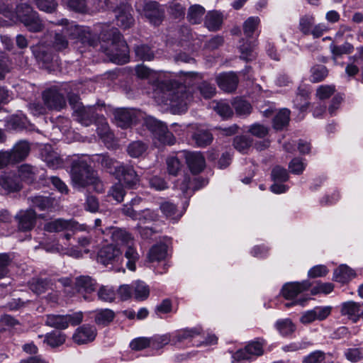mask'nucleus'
I'll return each instance as SVG.
<instances>
[{"label":"nucleus","mask_w":363,"mask_h":363,"mask_svg":"<svg viewBox=\"0 0 363 363\" xmlns=\"http://www.w3.org/2000/svg\"><path fill=\"white\" fill-rule=\"evenodd\" d=\"M155 96L160 98L161 102L167 105L174 114L186 111L193 96L185 85H175L170 81H161L157 84Z\"/></svg>","instance_id":"f257e3e1"},{"label":"nucleus","mask_w":363,"mask_h":363,"mask_svg":"<svg viewBox=\"0 0 363 363\" xmlns=\"http://www.w3.org/2000/svg\"><path fill=\"white\" fill-rule=\"evenodd\" d=\"M92 160L100 164L108 173L123 182L129 188L135 185L139 180L133 166L121 163L111 158L108 154L94 155Z\"/></svg>","instance_id":"f03ea898"},{"label":"nucleus","mask_w":363,"mask_h":363,"mask_svg":"<svg viewBox=\"0 0 363 363\" xmlns=\"http://www.w3.org/2000/svg\"><path fill=\"white\" fill-rule=\"evenodd\" d=\"M104 41L107 40L108 46L101 45V49L111 60L117 64H124L128 62L129 49L123 36L116 28L109 30H104L100 37Z\"/></svg>","instance_id":"7ed1b4c3"},{"label":"nucleus","mask_w":363,"mask_h":363,"mask_svg":"<svg viewBox=\"0 0 363 363\" xmlns=\"http://www.w3.org/2000/svg\"><path fill=\"white\" fill-rule=\"evenodd\" d=\"M70 175L72 183L74 188L82 189L88 186H93L94 190L97 192H102L104 191L103 183L97 177L96 173L82 159L72 161Z\"/></svg>","instance_id":"20e7f679"},{"label":"nucleus","mask_w":363,"mask_h":363,"mask_svg":"<svg viewBox=\"0 0 363 363\" xmlns=\"http://www.w3.org/2000/svg\"><path fill=\"white\" fill-rule=\"evenodd\" d=\"M108 231L113 242L125 246V267L130 271H135L140 255L134 247V240L131 235L125 230L118 228H111Z\"/></svg>","instance_id":"39448f33"},{"label":"nucleus","mask_w":363,"mask_h":363,"mask_svg":"<svg viewBox=\"0 0 363 363\" xmlns=\"http://www.w3.org/2000/svg\"><path fill=\"white\" fill-rule=\"evenodd\" d=\"M16 10L18 19L28 31L38 33L43 30L44 28L43 21L40 19L38 12L30 4L19 3Z\"/></svg>","instance_id":"423d86ee"},{"label":"nucleus","mask_w":363,"mask_h":363,"mask_svg":"<svg viewBox=\"0 0 363 363\" xmlns=\"http://www.w3.org/2000/svg\"><path fill=\"white\" fill-rule=\"evenodd\" d=\"M69 103L77 117V121L83 125L89 126L99 120V115L96 113L95 106H84L79 101L78 96H69Z\"/></svg>","instance_id":"0eeeda50"},{"label":"nucleus","mask_w":363,"mask_h":363,"mask_svg":"<svg viewBox=\"0 0 363 363\" xmlns=\"http://www.w3.org/2000/svg\"><path fill=\"white\" fill-rule=\"evenodd\" d=\"M145 125L152 133L154 136L162 143L167 145H173L175 138L173 134L167 129V125L156 118L148 116L145 120Z\"/></svg>","instance_id":"6e6552de"},{"label":"nucleus","mask_w":363,"mask_h":363,"mask_svg":"<svg viewBox=\"0 0 363 363\" xmlns=\"http://www.w3.org/2000/svg\"><path fill=\"white\" fill-rule=\"evenodd\" d=\"M44 230L50 233H57L64 230L86 231L88 230V227L85 224H79L74 220L58 218L45 223Z\"/></svg>","instance_id":"1a4fd4ad"},{"label":"nucleus","mask_w":363,"mask_h":363,"mask_svg":"<svg viewBox=\"0 0 363 363\" xmlns=\"http://www.w3.org/2000/svg\"><path fill=\"white\" fill-rule=\"evenodd\" d=\"M42 99L49 111H60L67 104L63 94L56 88H50L42 93Z\"/></svg>","instance_id":"9d476101"},{"label":"nucleus","mask_w":363,"mask_h":363,"mask_svg":"<svg viewBox=\"0 0 363 363\" xmlns=\"http://www.w3.org/2000/svg\"><path fill=\"white\" fill-rule=\"evenodd\" d=\"M332 307L330 306H318L311 310L304 311L300 318L303 324H309L314 321H322L326 319L331 313Z\"/></svg>","instance_id":"9b49d317"},{"label":"nucleus","mask_w":363,"mask_h":363,"mask_svg":"<svg viewBox=\"0 0 363 363\" xmlns=\"http://www.w3.org/2000/svg\"><path fill=\"white\" fill-rule=\"evenodd\" d=\"M17 222L18 230L27 232L31 230L35 225L37 215L32 208L21 210L14 217Z\"/></svg>","instance_id":"f8f14e48"},{"label":"nucleus","mask_w":363,"mask_h":363,"mask_svg":"<svg viewBox=\"0 0 363 363\" xmlns=\"http://www.w3.org/2000/svg\"><path fill=\"white\" fill-rule=\"evenodd\" d=\"M116 21L118 26L123 29H128L134 25L135 20L133 16V10L130 5L121 4L114 10Z\"/></svg>","instance_id":"ddd939ff"},{"label":"nucleus","mask_w":363,"mask_h":363,"mask_svg":"<svg viewBox=\"0 0 363 363\" xmlns=\"http://www.w3.org/2000/svg\"><path fill=\"white\" fill-rule=\"evenodd\" d=\"M202 329L199 326L191 328H186L176 330L171 333L172 345L179 346L184 343L189 342L196 337L200 335Z\"/></svg>","instance_id":"4468645a"},{"label":"nucleus","mask_w":363,"mask_h":363,"mask_svg":"<svg viewBox=\"0 0 363 363\" xmlns=\"http://www.w3.org/2000/svg\"><path fill=\"white\" fill-rule=\"evenodd\" d=\"M73 32L70 35L77 38L82 43L89 46L95 47L99 42V36L96 33L91 32L89 27L74 26L71 27Z\"/></svg>","instance_id":"2eb2a0df"},{"label":"nucleus","mask_w":363,"mask_h":363,"mask_svg":"<svg viewBox=\"0 0 363 363\" xmlns=\"http://www.w3.org/2000/svg\"><path fill=\"white\" fill-rule=\"evenodd\" d=\"M143 14L151 23L158 26L164 18V10L158 2L150 1L144 5Z\"/></svg>","instance_id":"dca6fc26"},{"label":"nucleus","mask_w":363,"mask_h":363,"mask_svg":"<svg viewBox=\"0 0 363 363\" xmlns=\"http://www.w3.org/2000/svg\"><path fill=\"white\" fill-rule=\"evenodd\" d=\"M96 334L97 331L94 325L84 324L77 328L72 339L78 345L87 344L95 340Z\"/></svg>","instance_id":"f3484780"},{"label":"nucleus","mask_w":363,"mask_h":363,"mask_svg":"<svg viewBox=\"0 0 363 363\" xmlns=\"http://www.w3.org/2000/svg\"><path fill=\"white\" fill-rule=\"evenodd\" d=\"M181 153L184 157L186 162L193 174H198L204 169L205 159L201 152L184 150Z\"/></svg>","instance_id":"a211bd4d"},{"label":"nucleus","mask_w":363,"mask_h":363,"mask_svg":"<svg viewBox=\"0 0 363 363\" xmlns=\"http://www.w3.org/2000/svg\"><path fill=\"white\" fill-rule=\"evenodd\" d=\"M121 255V250L116 245H108L99 251L97 261L104 266L113 264Z\"/></svg>","instance_id":"6ab92c4d"},{"label":"nucleus","mask_w":363,"mask_h":363,"mask_svg":"<svg viewBox=\"0 0 363 363\" xmlns=\"http://www.w3.org/2000/svg\"><path fill=\"white\" fill-rule=\"evenodd\" d=\"M113 118L116 125L122 128H128L136 118L135 110L119 108L113 110Z\"/></svg>","instance_id":"aec40b11"},{"label":"nucleus","mask_w":363,"mask_h":363,"mask_svg":"<svg viewBox=\"0 0 363 363\" xmlns=\"http://www.w3.org/2000/svg\"><path fill=\"white\" fill-rule=\"evenodd\" d=\"M310 286V280L301 282L287 283L282 287L281 293L286 299H293L303 292L308 291Z\"/></svg>","instance_id":"412c9836"},{"label":"nucleus","mask_w":363,"mask_h":363,"mask_svg":"<svg viewBox=\"0 0 363 363\" xmlns=\"http://www.w3.org/2000/svg\"><path fill=\"white\" fill-rule=\"evenodd\" d=\"M216 81L220 89L225 92L234 91L238 84V77L234 72H225L219 74Z\"/></svg>","instance_id":"4be33fe9"},{"label":"nucleus","mask_w":363,"mask_h":363,"mask_svg":"<svg viewBox=\"0 0 363 363\" xmlns=\"http://www.w3.org/2000/svg\"><path fill=\"white\" fill-rule=\"evenodd\" d=\"M30 145L28 142L23 140L17 143L11 151L9 152L12 163H17L25 160L30 152Z\"/></svg>","instance_id":"5701e85b"},{"label":"nucleus","mask_w":363,"mask_h":363,"mask_svg":"<svg viewBox=\"0 0 363 363\" xmlns=\"http://www.w3.org/2000/svg\"><path fill=\"white\" fill-rule=\"evenodd\" d=\"M0 186L9 192L18 191L21 189L18 177L13 173H5L1 175Z\"/></svg>","instance_id":"b1692460"},{"label":"nucleus","mask_w":363,"mask_h":363,"mask_svg":"<svg viewBox=\"0 0 363 363\" xmlns=\"http://www.w3.org/2000/svg\"><path fill=\"white\" fill-rule=\"evenodd\" d=\"M96 281L89 276H79L76 281L75 286L78 292L90 293L96 289Z\"/></svg>","instance_id":"393cba45"},{"label":"nucleus","mask_w":363,"mask_h":363,"mask_svg":"<svg viewBox=\"0 0 363 363\" xmlns=\"http://www.w3.org/2000/svg\"><path fill=\"white\" fill-rule=\"evenodd\" d=\"M162 214L168 219L177 221L182 216V212H179L177 206L169 201L163 202L160 206Z\"/></svg>","instance_id":"a878e982"},{"label":"nucleus","mask_w":363,"mask_h":363,"mask_svg":"<svg viewBox=\"0 0 363 363\" xmlns=\"http://www.w3.org/2000/svg\"><path fill=\"white\" fill-rule=\"evenodd\" d=\"M133 297L136 301L146 300L150 295V288L147 284L141 281H137L132 284Z\"/></svg>","instance_id":"bb28decb"},{"label":"nucleus","mask_w":363,"mask_h":363,"mask_svg":"<svg viewBox=\"0 0 363 363\" xmlns=\"http://www.w3.org/2000/svg\"><path fill=\"white\" fill-rule=\"evenodd\" d=\"M167 255V245L164 243L156 244L149 250L148 259L150 262L164 259Z\"/></svg>","instance_id":"cd10ccee"},{"label":"nucleus","mask_w":363,"mask_h":363,"mask_svg":"<svg viewBox=\"0 0 363 363\" xmlns=\"http://www.w3.org/2000/svg\"><path fill=\"white\" fill-rule=\"evenodd\" d=\"M150 348L153 350H160L169 343L172 344V337L171 333L162 335H155L150 337Z\"/></svg>","instance_id":"c85d7f7f"},{"label":"nucleus","mask_w":363,"mask_h":363,"mask_svg":"<svg viewBox=\"0 0 363 363\" xmlns=\"http://www.w3.org/2000/svg\"><path fill=\"white\" fill-rule=\"evenodd\" d=\"M37 172L36 167L25 164L19 167L18 176L22 181L30 184L35 180Z\"/></svg>","instance_id":"c756f323"},{"label":"nucleus","mask_w":363,"mask_h":363,"mask_svg":"<svg viewBox=\"0 0 363 363\" xmlns=\"http://www.w3.org/2000/svg\"><path fill=\"white\" fill-rule=\"evenodd\" d=\"M223 16L218 11H210L206 16L205 25L210 30H217L220 28Z\"/></svg>","instance_id":"7c9ffc66"},{"label":"nucleus","mask_w":363,"mask_h":363,"mask_svg":"<svg viewBox=\"0 0 363 363\" xmlns=\"http://www.w3.org/2000/svg\"><path fill=\"white\" fill-rule=\"evenodd\" d=\"M28 200L33 207L38 208L40 211L48 210L52 208L54 202L52 198L43 196H30Z\"/></svg>","instance_id":"2f4dec72"},{"label":"nucleus","mask_w":363,"mask_h":363,"mask_svg":"<svg viewBox=\"0 0 363 363\" xmlns=\"http://www.w3.org/2000/svg\"><path fill=\"white\" fill-rule=\"evenodd\" d=\"M334 286L331 283H323L319 281H310L309 289L312 295L319 294H328L333 291Z\"/></svg>","instance_id":"473e14b6"},{"label":"nucleus","mask_w":363,"mask_h":363,"mask_svg":"<svg viewBox=\"0 0 363 363\" xmlns=\"http://www.w3.org/2000/svg\"><path fill=\"white\" fill-rule=\"evenodd\" d=\"M192 138L198 147H203L211 143L213 135L206 130H198L194 133Z\"/></svg>","instance_id":"72a5a7b5"},{"label":"nucleus","mask_w":363,"mask_h":363,"mask_svg":"<svg viewBox=\"0 0 363 363\" xmlns=\"http://www.w3.org/2000/svg\"><path fill=\"white\" fill-rule=\"evenodd\" d=\"M45 324L50 327L60 330H65L67 328L65 315H48L45 320Z\"/></svg>","instance_id":"f704fd0d"},{"label":"nucleus","mask_w":363,"mask_h":363,"mask_svg":"<svg viewBox=\"0 0 363 363\" xmlns=\"http://www.w3.org/2000/svg\"><path fill=\"white\" fill-rule=\"evenodd\" d=\"M66 340V336L64 333L52 331L45 335L44 342L52 347H56L62 345Z\"/></svg>","instance_id":"c9c22d12"},{"label":"nucleus","mask_w":363,"mask_h":363,"mask_svg":"<svg viewBox=\"0 0 363 363\" xmlns=\"http://www.w3.org/2000/svg\"><path fill=\"white\" fill-rule=\"evenodd\" d=\"M290 111L287 108L280 110L274 116L273 126L277 130H281L289 122Z\"/></svg>","instance_id":"e433bc0d"},{"label":"nucleus","mask_w":363,"mask_h":363,"mask_svg":"<svg viewBox=\"0 0 363 363\" xmlns=\"http://www.w3.org/2000/svg\"><path fill=\"white\" fill-rule=\"evenodd\" d=\"M204 13V8L199 4H195L189 8L187 18L191 23L196 24L200 23Z\"/></svg>","instance_id":"4c0bfd02"},{"label":"nucleus","mask_w":363,"mask_h":363,"mask_svg":"<svg viewBox=\"0 0 363 363\" xmlns=\"http://www.w3.org/2000/svg\"><path fill=\"white\" fill-rule=\"evenodd\" d=\"M115 314L110 309H101L96 311L95 321L98 325H106L114 318Z\"/></svg>","instance_id":"58836bf2"},{"label":"nucleus","mask_w":363,"mask_h":363,"mask_svg":"<svg viewBox=\"0 0 363 363\" xmlns=\"http://www.w3.org/2000/svg\"><path fill=\"white\" fill-rule=\"evenodd\" d=\"M146 150L147 145L142 141L139 140L130 143L127 147L128 154L131 157L135 158L142 156Z\"/></svg>","instance_id":"ea45409f"},{"label":"nucleus","mask_w":363,"mask_h":363,"mask_svg":"<svg viewBox=\"0 0 363 363\" xmlns=\"http://www.w3.org/2000/svg\"><path fill=\"white\" fill-rule=\"evenodd\" d=\"M275 326L280 334L284 336L291 334L296 329V326L289 318L278 320Z\"/></svg>","instance_id":"a19ab883"},{"label":"nucleus","mask_w":363,"mask_h":363,"mask_svg":"<svg viewBox=\"0 0 363 363\" xmlns=\"http://www.w3.org/2000/svg\"><path fill=\"white\" fill-rule=\"evenodd\" d=\"M260 19L257 16L249 17L243 23V33L247 38H251L259 26Z\"/></svg>","instance_id":"79ce46f5"},{"label":"nucleus","mask_w":363,"mask_h":363,"mask_svg":"<svg viewBox=\"0 0 363 363\" xmlns=\"http://www.w3.org/2000/svg\"><path fill=\"white\" fill-rule=\"evenodd\" d=\"M136 57L140 60H151L154 58V52L147 45L141 44L135 47Z\"/></svg>","instance_id":"37998d69"},{"label":"nucleus","mask_w":363,"mask_h":363,"mask_svg":"<svg viewBox=\"0 0 363 363\" xmlns=\"http://www.w3.org/2000/svg\"><path fill=\"white\" fill-rule=\"evenodd\" d=\"M311 81L316 83L323 81L328 75V69L325 66L318 65L311 69Z\"/></svg>","instance_id":"c03bdc74"},{"label":"nucleus","mask_w":363,"mask_h":363,"mask_svg":"<svg viewBox=\"0 0 363 363\" xmlns=\"http://www.w3.org/2000/svg\"><path fill=\"white\" fill-rule=\"evenodd\" d=\"M314 23L315 18L312 15H305L299 20V30L304 35H310Z\"/></svg>","instance_id":"a18cd8bd"},{"label":"nucleus","mask_w":363,"mask_h":363,"mask_svg":"<svg viewBox=\"0 0 363 363\" xmlns=\"http://www.w3.org/2000/svg\"><path fill=\"white\" fill-rule=\"evenodd\" d=\"M325 354L323 352L316 350L305 356L302 363H333V362H325Z\"/></svg>","instance_id":"49530a36"},{"label":"nucleus","mask_w":363,"mask_h":363,"mask_svg":"<svg viewBox=\"0 0 363 363\" xmlns=\"http://www.w3.org/2000/svg\"><path fill=\"white\" fill-rule=\"evenodd\" d=\"M361 311V306L354 301H347L342 304L341 313L342 315L350 316L358 315Z\"/></svg>","instance_id":"de8ad7c7"},{"label":"nucleus","mask_w":363,"mask_h":363,"mask_svg":"<svg viewBox=\"0 0 363 363\" xmlns=\"http://www.w3.org/2000/svg\"><path fill=\"white\" fill-rule=\"evenodd\" d=\"M240 58L245 61H251L255 59L256 52L254 46L251 43H243L240 46Z\"/></svg>","instance_id":"09e8293b"},{"label":"nucleus","mask_w":363,"mask_h":363,"mask_svg":"<svg viewBox=\"0 0 363 363\" xmlns=\"http://www.w3.org/2000/svg\"><path fill=\"white\" fill-rule=\"evenodd\" d=\"M252 140L245 135L237 136L234 138L233 145L240 152H245L250 148Z\"/></svg>","instance_id":"8fccbe9b"},{"label":"nucleus","mask_w":363,"mask_h":363,"mask_svg":"<svg viewBox=\"0 0 363 363\" xmlns=\"http://www.w3.org/2000/svg\"><path fill=\"white\" fill-rule=\"evenodd\" d=\"M233 106L238 115H246L250 113V104L242 99H235L233 102Z\"/></svg>","instance_id":"3c124183"},{"label":"nucleus","mask_w":363,"mask_h":363,"mask_svg":"<svg viewBox=\"0 0 363 363\" xmlns=\"http://www.w3.org/2000/svg\"><path fill=\"white\" fill-rule=\"evenodd\" d=\"M330 50L333 55L337 57L342 55L351 53L354 50V47L349 43H345L341 45H331Z\"/></svg>","instance_id":"603ef678"},{"label":"nucleus","mask_w":363,"mask_h":363,"mask_svg":"<svg viewBox=\"0 0 363 363\" xmlns=\"http://www.w3.org/2000/svg\"><path fill=\"white\" fill-rule=\"evenodd\" d=\"M33 2L40 11L47 13L54 12L57 7V3L55 0H33Z\"/></svg>","instance_id":"864d4df0"},{"label":"nucleus","mask_w":363,"mask_h":363,"mask_svg":"<svg viewBox=\"0 0 363 363\" xmlns=\"http://www.w3.org/2000/svg\"><path fill=\"white\" fill-rule=\"evenodd\" d=\"M68 30L69 29L66 28L63 29V33L55 34L53 46L56 50H62L67 47L68 41L65 34H69Z\"/></svg>","instance_id":"5fc2aeb1"},{"label":"nucleus","mask_w":363,"mask_h":363,"mask_svg":"<svg viewBox=\"0 0 363 363\" xmlns=\"http://www.w3.org/2000/svg\"><path fill=\"white\" fill-rule=\"evenodd\" d=\"M197 88L199 90L200 94L205 99H210L213 97L216 94L215 86L206 81H203L201 83H200L198 85Z\"/></svg>","instance_id":"6e6d98bb"},{"label":"nucleus","mask_w":363,"mask_h":363,"mask_svg":"<svg viewBox=\"0 0 363 363\" xmlns=\"http://www.w3.org/2000/svg\"><path fill=\"white\" fill-rule=\"evenodd\" d=\"M272 178L274 182H284L289 179V174L286 169L276 166L272 170Z\"/></svg>","instance_id":"4d7b16f0"},{"label":"nucleus","mask_w":363,"mask_h":363,"mask_svg":"<svg viewBox=\"0 0 363 363\" xmlns=\"http://www.w3.org/2000/svg\"><path fill=\"white\" fill-rule=\"evenodd\" d=\"M167 166L168 173L173 176H177L182 167L180 161L175 157H170L167 159Z\"/></svg>","instance_id":"13d9d810"},{"label":"nucleus","mask_w":363,"mask_h":363,"mask_svg":"<svg viewBox=\"0 0 363 363\" xmlns=\"http://www.w3.org/2000/svg\"><path fill=\"white\" fill-rule=\"evenodd\" d=\"M263 341H253L246 345L252 359L263 354Z\"/></svg>","instance_id":"bf43d9fd"},{"label":"nucleus","mask_w":363,"mask_h":363,"mask_svg":"<svg viewBox=\"0 0 363 363\" xmlns=\"http://www.w3.org/2000/svg\"><path fill=\"white\" fill-rule=\"evenodd\" d=\"M213 109L217 112L218 115L224 118L230 117L233 114V110L230 105L225 102H218L214 106Z\"/></svg>","instance_id":"052dcab7"},{"label":"nucleus","mask_w":363,"mask_h":363,"mask_svg":"<svg viewBox=\"0 0 363 363\" xmlns=\"http://www.w3.org/2000/svg\"><path fill=\"white\" fill-rule=\"evenodd\" d=\"M98 296L102 301L111 302L115 299L116 292L112 287L102 286L98 292Z\"/></svg>","instance_id":"680f3d73"},{"label":"nucleus","mask_w":363,"mask_h":363,"mask_svg":"<svg viewBox=\"0 0 363 363\" xmlns=\"http://www.w3.org/2000/svg\"><path fill=\"white\" fill-rule=\"evenodd\" d=\"M168 12L174 18H179L184 15L185 8L181 4L173 1L169 3Z\"/></svg>","instance_id":"e2e57ef3"},{"label":"nucleus","mask_w":363,"mask_h":363,"mask_svg":"<svg viewBox=\"0 0 363 363\" xmlns=\"http://www.w3.org/2000/svg\"><path fill=\"white\" fill-rule=\"evenodd\" d=\"M248 132L254 136L262 138L268 134L269 129L264 125L254 123L249 127Z\"/></svg>","instance_id":"0e129e2a"},{"label":"nucleus","mask_w":363,"mask_h":363,"mask_svg":"<svg viewBox=\"0 0 363 363\" xmlns=\"http://www.w3.org/2000/svg\"><path fill=\"white\" fill-rule=\"evenodd\" d=\"M345 356L352 362H357L363 358V350L360 348H349L345 350Z\"/></svg>","instance_id":"69168bd1"},{"label":"nucleus","mask_w":363,"mask_h":363,"mask_svg":"<svg viewBox=\"0 0 363 363\" xmlns=\"http://www.w3.org/2000/svg\"><path fill=\"white\" fill-rule=\"evenodd\" d=\"M130 347L135 350H142L147 347L150 348V337H138L131 341Z\"/></svg>","instance_id":"338daca9"},{"label":"nucleus","mask_w":363,"mask_h":363,"mask_svg":"<svg viewBox=\"0 0 363 363\" xmlns=\"http://www.w3.org/2000/svg\"><path fill=\"white\" fill-rule=\"evenodd\" d=\"M114 184L109 191L111 195L117 202H121L125 196V191L121 182Z\"/></svg>","instance_id":"774afa93"}]
</instances>
